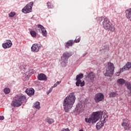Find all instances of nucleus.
Returning a JSON list of instances; mask_svg holds the SVG:
<instances>
[{
	"mask_svg": "<svg viewBox=\"0 0 131 131\" xmlns=\"http://www.w3.org/2000/svg\"><path fill=\"white\" fill-rule=\"evenodd\" d=\"M8 16L10 18H13V17L16 16V13L15 12H11L8 14Z\"/></svg>",
	"mask_w": 131,
	"mask_h": 131,
	"instance_id": "obj_31",
	"label": "nucleus"
},
{
	"mask_svg": "<svg viewBox=\"0 0 131 131\" xmlns=\"http://www.w3.org/2000/svg\"><path fill=\"white\" fill-rule=\"evenodd\" d=\"M79 131H83V129H80Z\"/></svg>",
	"mask_w": 131,
	"mask_h": 131,
	"instance_id": "obj_42",
	"label": "nucleus"
},
{
	"mask_svg": "<svg viewBox=\"0 0 131 131\" xmlns=\"http://www.w3.org/2000/svg\"><path fill=\"white\" fill-rule=\"evenodd\" d=\"M126 18L131 21V8L128 9L125 11Z\"/></svg>",
	"mask_w": 131,
	"mask_h": 131,
	"instance_id": "obj_18",
	"label": "nucleus"
},
{
	"mask_svg": "<svg viewBox=\"0 0 131 131\" xmlns=\"http://www.w3.org/2000/svg\"><path fill=\"white\" fill-rule=\"evenodd\" d=\"M32 7H33V2L29 3L22 9V12L24 13V14L31 12V11H32Z\"/></svg>",
	"mask_w": 131,
	"mask_h": 131,
	"instance_id": "obj_8",
	"label": "nucleus"
},
{
	"mask_svg": "<svg viewBox=\"0 0 131 131\" xmlns=\"http://www.w3.org/2000/svg\"><path fill=\"white\" fill-rule=\"evenodd\" d=\"M29 73L30 74H33L34 72H33V70H31L29 71Z\"/></svg>",
	"mask_w": 131,
	"mask_h": 131,
	"instance_id": "obj_36",
	"label": "nucleus"
},
{
	"mask_svg": "<svg viewBox=\"0 0 131 131\" xmlns=\"http://www.w3.org/2000/svg\"><path fill=\"white\" fill-rule=\"evenodd\" d=\"M37 78L38 80L46 81L47 79V76H46V75H45V74L43 73L38 74Z\"/></svg>",
	"mask_w": 131,
	"mask_h": 131,
	"instance_id": "obj_15",
	"label": "nucleus"
},
{
	"mask_svg": "<svg viewBox=\"0 0 131 131\" xmlns=\"http://www.w3.org/2000/svg\"><path fill=\"white\" fill-rule=\"evenodd\" d=\"M11 92V90L9 89V88H6L4 90V93L6 94V95H8V94H10Z\"/></svg>",
	"mask_w": 131,
	"mask_h": 131,
	"instance_id": "obj_27",
	"label": "nucleus"
},
{
	"mask_svg": "<svg viewBox=\"0 0 131 131\" xmlns=\"http://www.w3.org/2000/svg\"><path fill=\"white\" fill-rule=\"evenodd\" d=\"M5 119V117L4 116H0V120H4Z\"/></svg>",
	"mask_w": 131,
	"mask_h": 131,
	"instance_id": "obj_37",
	"label": "nucleus"
},
{
	"mask_svg": "<svg viewBox=\"0 0 131 131\" xmlns=\"http://www.w3.org/2000/svg\"><path fill=\"white\" fill-rule=\"evenodd\" d=\"M104 99H105L104 94L101 93L96 94L94 97V100L96 103H99V102H102V101H103Z\"/></svg>",
	"mask_w": 131,
	"mask_h": 131,
	"instance_id": "obj_10",
	"label": "nucleus"
},
{
	"mask_svg": "<svg viewBox=\"0 0 131 131\" xmlns=\"http://www.w3.org/2000/svg\"><path fill=\"white\" fill-rule=\"evenodd\" d=\"M88 77L89 79L92 81L94 80V78H95V74H94L93 72H91L89 74H88Z\"/></svg>",
	"mask_w": 131,
	"mask_h": 131,
	"instance_id": "obj_22",
	"label": "nucleus"
},
{
	"mask_svg": "<svg viewBox=\"0 0 131 131\" xmlns=\"http://www.w3.org/2000/svg\"><path fill=\"white\" fill-rule=\"evenodd\" d=\"M58 85L57 84H56V83L53 85V86H52L51 88H52V89H54V88H56L57 87Z\"/></svg>",
	"mask_w": 131,
	"mask_h": 131,
	"instance_id": "obj_38",
	"label": "nucleus"
},
{
	"mask_svg": "<svg viewBox=\"0 0 131 131\" xmlns=\"http://www.w3.org/2000/svg\"><path fill=\"white\" fill-rule=\"evenodd\" d=\"M106 49L104 48V50H106V51H109V47L108 46H105Z\"/></svg>",
	"mask_w": 131,
	"mask_h": 131,
	"instance_id": "obj_40",
	"label": "nucleus"
},
{
	"mask_svg": "<svg viewBox=\"0 0 131 131\" xmlns=\"http://www.w3.org/2000/svg\"><path fill=\"white\" fill-rule=\"evenodd\" d=\"M88 54V52H86L84 54H83L82 55V57H85V56H86V54Z\"/></svg>",
	"mask_w": 131,
	"mask_h": 131,
	"instance_id": "obj_41",
	"label": "nucleus"
},
{
	"mask_svg": "<svg viewBox=\"0 0 131 131\" xmlns=\"http://www.w3.org/2000/svg\"><path fill=\"white\" fill-rule=\"evenodd\" d=\"M73 45H74V40H69L64 43V47L67 49H69L70 47H73Z\"/></svg>",
	"mask_w": 131,
	"mask_h": 131,
	"instance_id": "obj_14",
	"label": "nucleus"
},
{
	"mask_svg": "<svg viewBox=\"0 0 131 131\" xmlns=\"http://www.w3.org/2000/svg\"><path fill=\"white\" fill-rule=\"evenodd\" d=\"M30 34L32 37H36V32L35 31H31Z\"/></svg>",
	"mask_w": 131,
	"mask_h": 131,
	"instance_id": "obj_30",
	"label": "nucleus"
},
{
	"mask_svg": "<svg viewBox=\"0 0 131 131\" xmlns=\"http://www.w3.org/2000/svg\"><path fill=\"white\" fill-rule=\"evenodd\" d=\"M80 41V37L77 38V37L76 38L75 40H74V42H76V43H78Z\"/></svg>",
	"mask_w": 131,
	"mask_h": 131,
	"instance_id": "obj_33",
	"label": "nucleus"
},
{
	"mask_svg": "<svg viewBox=\"0 0 131 131\" xmlns=\"http://www.w3.org/2000/svg\"><path fill=\"white\" fill-rule=\"evenodd\" d=\"M40 49H41V45L38 43H34L31 47V51L32 52H34V53L39 52Z\"/></svg>",
	"mask_w": 131,
	"mask_h": 131,
	"instance_id": "obj_11",
	"label": "nucleus"
},
{
	"mask_svg": "<svg viewBox=\"0 0 131 131\" xmlns=\"http://www.w3.org/2000/svg\"><path fill=\"white\" fill-rule=\"evenodd\" d=\"M125 85L128 90L130 91V93H131V84L127 82L126 83Z\"/></svg>",
	"mask_w": 131,
	"mask_h": 131,
	"instance_id": "obj_28",
	"label": "nucleus"
},
{
	"mask_svg": "<svg viewBox=\"0 0 131 131\" xmlns=\"http://www.w3.org/2000/svg\"><path fill=\"white\" fill-rule=\"evenodd\" d=\"M102 116H103V112L102 111L93 112L90 117L85 118V121L86 123H92L94 124V123H96L97 121L100 119V121L104 124V123L106 122L107 118H108V116L105 115L102 118Z\"/></svg>",
	"mask_w": 131,
	"mask_h": 131,
	"instance_id": "obj_1",
	"label": "nucleus"
},
{
	"mask_svg": "<svg viewBox=\"0 0 131 131\" xmlns=\"http://www.w3.org/2000/svg\"><path fill=\"white\" fill-rule=\"evenodd\" d=\"M61 131H70V130L69 129V128H62L61 129Z\"/></svg>",
	"mask_w": 131,
	"mask_h": 131,
	"instance_id": "obj_35",
	"label": "nucleus"
},
{
	"mask_svg": "<svg viewBox=\"0 0 131 131\" xmlns=\"http://www.w3.org/2000/svg\"><path fill=\"white\" fill-rule=\"evenodd\" d=\"M35 108L36 109H39L40 108V103L39 102H36L35 104Z\"/></svg>",
	"mask_w": 131,
	"mask_h": 131,
	"instance_id": "obj_29",
	"label": "nucleus"
},
{
	"mask_svg": "<svg viewBox=\"0 0 131 131\" xmlns=\"http://www.w3.org/2000/svg\"><path fill=\"white\" fill-rule=\"evenodd\" d=\"M52 91H53V88H51L49 90V91H47V95H49V94H50V93H51V92H52Z\"/></svg>",
	"mask_w": 131,
	"mask_h": 131,
	"instance_id": "obj_34",
	"label": "nucleus"
},
{
	"mask_svg": "<svg viewBox=\"0 0 131 131\" xmlns=\"http://www.w3.org/2000/svg\"><path fill=\"white\" fill-rule=\"evenodd\" d=\"M12 45L13 43H12V41L10 40H7L6 42L2 44V47L4 49H9V48L12 47Z\"/></svg>",
	"mask_w": 131,
	"mask_h": 131,
	"instance_id": "obj_12",
	"label": "nucleus"
},
{
	"mask_svg": "<svg viewBox=\"0 0 131 131\" xmlns=\"http://www.w3.org/2000/svg\"><path fill=\"white\" fill-rule=\"evenodd\" d=\"M104 126V124L103 122L99 121L96 124V128L99 130L101 127H103Z\"/></svg>",
	"mask_w": 131,
	"mask_h": 131,
	"instance_id": "obj_21",
	"label": "nucleus"
},
{
	"mask_svg": "<svg viewBox=\"0 0 131 131\" xmlns=\"http://www.w3.org/2000/svg\"><path fill=\"white\" fill-rule=\"evenodd\" d=\"M96 19L98 20L99 23H101V22L103 21L102 24L103 26L104 29H105V30H107L108 31H112L113 32L115 31V27H114V25H112L108 18L101 16L98 17Z\"/></svg>",
	"mask_w": 131,
	"mask_h": 131,
	"instance_id": "obj_3",
	"label": "nucleus"
},
{
	"mask_svg": "<svg viewBox=\"0 0 131 131\" xmlns=\"http://www.w3.org/2000/svg\"><path fill=\"white\" fill-rule=\"evenodd\" d=\"M60 83H61V81H57L55 83V84H57V85L60 84Z\"/></svg>",
	"mask_w": 131,
	"mask_h": 131,
	"instance_id": "obj_39",
	"label": "nucleus"
},
{
	"mask_svg": "<svg viewBox=\"0 0 131 131\" xmlns=\"http://www.w3.org/2000/svg\"><path fill=\"white\" fill-rule=\"evenodd\" d=\"M47 6L48 9H54V5L50 2H47Z\"/></svg>",
	"mask_w": 131,
	"mask_h": 131,
	"instance_id": "obj_25",
	"label": "nucleus"
},
{
	"mask_svg": "<svg viewBox=\"0 0 131 131\" xmlns=\"http://www.w3.org/2000/svg\"><path fill=\"white\" fill-rule=\"evenodd\" d=\"M131 68V62H127L126 64L122 68V71H126Z\"/></svg>",
	"mask_w": 131,
	"mask_h": 131,
	"instance_id": "obj_16",
	"label": "nucleus"
},
{
	"mask_svg": "<svg viewBox=\"0 0 131 131\" xmlns=\"http://www.w3.org/2000/svg\"><path fill=\"white\" fill-rule=\"evenodd\" d=\"M25 92L28 96H33L34 95V89L33 88L26 89Z\"/></svg>",
	"mask_w": 131,
	"mask_h": 131,
	"instance_id": "obj_17",
	"label": "nucleus"
},
{
	"mask_svg": "<svg viewBox=\"0 0 131 131\" xmlns=\"http://www.w3.org/2000/svg\"><path fill=\"white\" fill-rule=\"evenodd\" d=\"M114 64L112 62H108L106 67V72L104 75L105 76L111 77L114 73Z\"/></svg>",
	"mask_w": 131,
	"mask_h": 131,
	"instance_id": "obj_6",
	"label": "nucleus"
},
{
	"mask_svg": "<svg viewBox=\"0 0 131 131\" xmlns=\"http://www.w3.org/2000/svg\"><path fill=\"white\" fill-rule=\"evenodd\" d=\"M121 125L123 126V127H124L125 130H129L131 129V126L128 119H123V123L121 124Z\"/></svg>",
	"mask_w": 131,
	"mask_h": 131,
	"instance_id": "obj_9",
	"label": "nucleus"
},
{
	"mask_svg": "<svg viewBox=\"0 0 131 131\" xmlns=\"http://www.w3.org/2000/svg\"><path fill=\"white\" fill-rule=\"evenodd\" d=\"M84 107H85L84 103H82L80 102L78 103L75 109V114H79L80 112H82L83 111V109H84Z\"/></svg>",
	"mask_w": 131,
	"mask_h": 131,
	"instance_id": "obj_7",
	"label": "nucleus"
},
{
	"mask_svg": "<svg viewBox=\"0 0 131 131\" xmlns=\"http://www.w3.org/2000/svg\"><path fill=\"white\" fill-rule=\"evenodd\" d=\"M76 85L77 86L81 87L84 86V81H81V80H76Z\"/></svg>",
	"mask_w": 131,
	"mask_h": 131,
	"instance_id": "obj_19",
	"label": "nucleus"
},
{
	"mask_svg": "<svg viewBox=\"0 0 131 131\" xmlns=\"http://www.w3.org/2000/svg\"><path fill=\"white\" fill-rule=\"evenodd\" d=\"M109 96L111 98H114L117 96V93L116 92H111Z\"/></svg>",
	"mask_w": 131,
	"mask_h": 131,
	"instance_id": "obj_26",
	"label": "nucleus"
},
{
	"mask_svg": "<svg viewBox=\"0 0 131 131\" xmlns=\"http://www.w3.org/2000/svg\"><path fill=\"white\" fill-rule=\"evenodd\" d=\"M38 28H40L41 29V34L43 36H47L48 35V33L47 32V30L46 28H44L43 26H41V25H37Z\"/></svg>",
	"mask_w": 131,
	"mask_h": 131,
	"instance_id": "obj_13",
	"label": "nucleus"
},
{
	"mask_svg": "<svg viewBox=\"0 0 131 131\" xmlns=\"http://www.w3.org/2000/svg\"><path fill=\"white\" fill-rule=\"evenodd\" d=\"M73 52L71 51H66L63 53L62 56L61 57V62H60L62 67H65V66H66V64H67V62H68V59H69L71 56H73Z\"/></svg>",
	"mask_w": 131,
	"mask_h": 131,
	"instance_id": "obj_5",
	"label": "nucleus"
},
{
	"mask_svg": "<svg viewBox=\"0 0 131 131\" xmlns=\"http://www.w3.org/2000/svg\"><path fill=\"white\" fill-rule=\"evenodd\" d=\"M117 82L119 84H124L125 80L122 78H120L117 80Z\"/></svg>",
	"mask_w": 131,
	"mask_h": 131,
	"instance_id": "obj_24",
	"label": "nucleus"
},
{
	"mask_svg": "<svg viewBox=\"0 0 131 131\" xmlns=\"http://www.w3.org/2000/svg\"><path fill=\"white\" fill-rule=\"evenodd\" d=\"M45 121H46V122H47L49 124H52L54 123V119L49 117H47V118L45 120Z\"/></svg>",
	"mask_w": 131,
	"mask_h": 131,
	"instance_id": "obj_20",
	"label": "nucleus"
},
{
	"mask_svg": "<svg viewBox=\"0 0 131 131\" xmlns=\"http://www.w3.org/2000/svg\"><path fill=\"white\" fill-rule=\"evenodd\" d=\"M121 72H123V71H122V69H120V70L119 72L116 73L115 75H116V76H119V74H120V73H121Z\"/></svg>",
	"mask_w": 131,
	"mask_h": 131,
	"instance_id": "obj_32",
	"label": "nucleus"
},
{
	"mask_svg": "<svg viewBox=\"0 0 131 131\" xmlns=\"http://www.w3.org/2000/svg\"><path fill=\"white\" fill-rule=\"evenodd\" d=\"M83 78V74L80 73L76 76V80H80Z\"/></svg>",
	"mask_w": 131,
	"mask_h": 131,
	"instance_id": "obj_23",
	"label": "nucleus"
},
{
	"mask_svg": "<svg viewBox=\"0 0 131 131\" xmlns=\"http://www.w3.org/2000/svg\"><path fill=\"white\" fill-rule=\"evenodd\" d=\"M75 100H76V97H75L74 93H70L64 98L62 105L65 112L68 113L70 111V109L73 107L75 103Z\"/></svg>",
	"mask_w": 131,
	"mask_h": 131,
	"instance_id": "obj_2",
	"label": "nucleus"
},
{
	"mask_svg": "<svg viewBox=\"0 0 131 131\" xmlns=\"http://www.w3.org/2000/svg\"><path fill=\"white\" fill-rule=\"evenodd\" d=\"M26 100V96L23 94H18L16 95L13 98V100L11 102L12 107L16 108L17 107H20L22 104H23V101Z\"/></svg>",
	"mask_w": 131,
	"mask_h": 131,
	"instance_id": "obj_4",
	"label": "nucleus"
}]
</instances>
